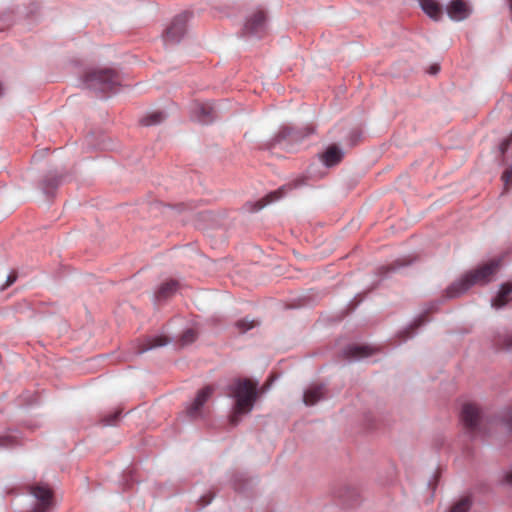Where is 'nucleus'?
<instances>
[{"label": "nucleus", "mask_w": 512, "mask_h": 512, "mask_svg": "<svg viewBox=\"0 0 512 512\" xmlns=\"http://www.w3.org/2000/svg\"><path fill=\"white\" fill-rule=\"evenodd\" d=\"M500 267V260H491L473 271L466 273L461 279L451 284L446 289L448 298H455L465 293L470 287L476 284L484 285L491 281L494 274Z\"/></svg>", "instance_id": "1"}, {"label": "nucleus", "mask_w": 512, "mask_h": 512, "mask_svg": "<svg viewBox=\"0 0 512 512\" xmlns=\"http://www.w3.org/2000/svg\"><path fill=\"white\" fill-rule=\"evenodd\" d=\"M500 267V260H491L473 271L466 273L461 279L451 284L446 289L448 298H455L465 293L470 287L476 284L484 285L491 281L494 274Z\"/></svg>", "instance_id": "2"}, {"label": "nucleus", "mask_w": 512, "mask_h": 512, "mask_svg": "<svg viewBox=\"0 0 512 512\" xmlns=\"http://www.w3.org/2000/svg\"><path fill=\"white\" fill-rule=\"evenodd\" d=\"M231 396L235 398V407L230 423L237 425L242 414L249 413L257 399V383L249 379L238 380L231 387Z\"/></svg>", "instance_id": "3"}, {"label": "nucleus", "mask_w": 512, "mask_h": 512, "mask_svg": "<svg viewBox=\"0 0 512 512\" xmlns=\"http://www.w3.org/2000/svg\"><path fill=\"white\" fill-rule=\"evenodd\" d=\"M84 82L90 89L107 93L119 85V76L112 69L91 70L86 73Z\"/></svg>", "instance_id": "4"}, {"label": "nucleus", "mask_w": 512, "mask_h": 512, "mask_svg": "<svg viewBox=\"0 0 512 512\" xmlns=\"http://www.w3.org/2000/svg\"><path fill=\"white\" fill-rule=\"evenodd\" d=\"M461 420L465 429L471 434L481 432L482 416L479 407L472 403H466L462 407Z\"/></svg>", "instance_id": "5"}, {"label": "nucleus", "mask_w": 512, "mask_h": 512, "mask_svg": "<svg viewBox=\"0 0 512 512\" xmlns=\"http://www.w3.org/2000/svg\"><path fill=\"white\" fill-rule=\"evenodd\" d=\"M190 14L188 12L177 15L163 34L165 43H177L184 36Z\"/></svg>", "instance_id": "6"}, {"label": "nucleus", "mask_w": 512, "mask_h": 512, "mask_svg": "<svg viewBox=\"0 0 512 512\" xmlns=\"http://www.w3.org/2000/svg\"><path fill=\"white\" fill-rule=\"evenodd\" d=\"M214 390L215 389L212 385H207L200 389L194 401L187 407V415L191 418L201 417L203 414L202 409L206 402L212 397Z\"/></svg>", "instance_id": "7"}, {"label": "nucleus", "mask_w": 512, "mask_h": 512, "mask_svg": "<svg viewBox=\"0 0 512 512\" xmlns=\"http://www.w3.org/2000/svg\"><path fill=\"white\" fill-rule=\"evenodd\" d=\"M266 30V14L262 10L252 13L244 24V33L247 35L262 36Z\"/></svg>", "instance_id": "8"}, {"label": "nucleus", "mask_w": 512, "mask_h": 512, "mask_svg": "<svg viewBox=\"0 0 512 512\" xmlns=\"http://www.w3.org/2000/svg\"><path fill=\"white\" fill-rule=\"evenodd\" d=\"M31 494L38 500L31 512H46L51 505L52 491L47 486L36 485L31 488Z\"/></svg>", "instance_id": "9"}, {"label": "nucleus", "mask_w": 512, "mask_h": 512, "mask_svg": "<svg viewBox=\"0 0 512 512\" xmlns=\"http://www.w3.org/2000/svg\"><path fill=\"white\" fill-rule=\"evenodd\" d=\"M447 14L454 21H462L469 17L471 8L464 0H452L447 5Z\"/></svg>", "instance_id": "10"}, {"label": "nucleus", "mask_w": 512, "mask_h": 512, "mask_svg": "<svg viewBox=\"0 0 512 512\" xmlns=\"http://www.w3.org/2000/svg\"><path fill=\"white\" fill-rule=\"evenodd\" d=\"M343 156L342 149L338 145L332 144L320 155V159L326 167H333L342 161Z\"/></svg>", "instance_id": "11"}, {"label": "nucleus", "mask_w": 512, "mask_h": 512, "mask_svg": "<svg viewBox=\"0 0 512 512\" xmlns=\"http://www.w3.org/2000/svg\"><path fill=\"white\" fill-rule=\"evenodd\" d=\"M314 133V127L313 126H307L303 131L297 130L292 127L285 126L283 127L279 134L278 139H289L292 141H300L303 138L309 136L310 134Z\"/></svg>", "instance_id": "12"}, {"label": "nucleus", "mask_w": 512, "mask_h": 512, "mask_svg": "<svg viewBox=\"0 0 512 512\" xmlns=\"http://www.w3.org/2000/svg\"><path fill=\"white\" fill-rule=\"evenodd\" d=\"M346 358L349 359H362L374 353V349L367 345H350L345 351Z\"/></svg>", "instance_id": "13"}, {"label": "nucleus", "mask_w": 512, "mask_h": 512, "mask_svg": "<svg viewBox=\"0 0 512 512\" xmlns=\"http://www.w3.org/2000/svg\"><path fill=\"white\" fill-rule=\"evenodd\" d=\"M325 395V387L323 385H313L309 387L303 395V401L306 405L316 404Z\"/></svg>", "instance_id": "14"}, {"label": "nucleus", "mask_w": 512, "mask_h": 512, "mask_svg": "<svg viewBox=\"0 0 512 512\" xmlns=\"http://www.w3.org/2000/svg\"><path fill=\"white\" fill-rule=\"evenodd\" d=\"M169 343V339L166 336L159 335L145 339L139 346L137 353L141 354L148 350L165 346Z\"/></svg>", "instance_id": "15"}, {"label": "nucleus", "mask_w": 512, "mask_h": 512, "mask_svg": "<svg viewBox=\"0 0 512 512\" xmlns=\"http://www.w3.org/2000/svg\"><path fill=\"white\" fill-rule=\"evenodd\" d=\"M422 10L433 20L437 21L442 16V8L436 0H418Z\"/></svg>", "instance_id": "16"}, {"label": "nucleus", "mask_w": 512, "mask_h": 512, "mask_svg": "<svg viewBox=\"0 0 512 512\" xmlns=\"http://www.w3.org/2000/svg\"><path fill=\"white\" fill-rule=\"evenodd\" d=\"M512 293V282L504 283L497 296L492 300V306L494 308H501L506 305L510 300V294Z\"/></svg>", "instance_id": "17"}, {"label": "nucleus", "mask_w": 512, "mask_h": 512, "mask_svg": "<svg viewBox=\"0 0 512 512\" xmlns=\"http://www.w3.org/2000/svg\"><path fill=\"white\" fill-rule=\"evenodd\" d=\"M195 112L198 114V120L202 123H209L214 118V107L210 103H199L195 107Z\"/></svg>", "instance_id": "18"}, {"label": "nucleus", "mask_w": 512, "mask_h": 512, "mask_svg": "<svg viewBox=\"0 0 512 512\" xmlns=\"http://www.w3.org/2000/svg\"><path fill=\"white\" fill-rule=\"evenodd\" d=\"M177 281L171 280L163 283L156 291L157 300H165L171 297L177 290Z\"/></svg>", "instance_id": "19"}, {"label": "nucleus", "mask_w": 512, "mask_h": 512, "mask_svg": "<svg viewBox=\"0 0 512 512\" xmlns=\"http://www.w3.org/2000/svg\"><path fill=\"white\" fill-rule=\"evenodd\" d=\"M286 189H287L286 186H282L278 190L269 193L266 197H264L263 199H261L260 201L257 202L256 209L260 210V209L264 208L267 204L279 200L280 198H282L284 196Z\"/></svg>", "instance_id": "20"}, {"label": "nucleus", "mask_w": 512, "mask_h": 512, "mask_svg": "<svg viewBox=\"0 0 512 512\" xmlns=\"http://www.w3.org/2000/svg\"><path fill=\"white\" fill-rule=\"evenodd\" d=\"M165 119L163 112H152L141 119V124L144 126L155 125L161 123Z\"/></svg>", "instance_id": "21"}, {"label": "nucleus", "mask_w": 512, "mask_h": 512, "mask_svg": "<svg viewBox=\"0 0 512 512\" xmlns=\"http://www.w3.org/2000/svg\"><path fill=\"white\" fill-rule=\"evenodd\" d=\"M197 335V331L193 328L185 330L179 339L180 345L186 346L193 343L197 339Z\"/></svg>", "instance_id": "22"}, {"label": "nucleus", "mask_w": 512, "mask_h": 512, "mask_svg": "<svg viewBox=\"0 0 512 512\" xmlns=\"http://www.w3.org/2000/svg\"><path fill=\"white\" fill-rule=\"evenodd\" d=\"M470 505V499L468 497H464L452 506L450 512H468Z\"/></svg>", "instance_id": "23"}, {"label": "nucleus", "mask_w": 512, "mask_h": 512, "mask_svg": "<svg viewBox=\"0 0 512 512\" xmlns=\"http://www.w3.org/2000/svg\"><path fill=\"white\" fill-rule=\"evenodd\" d=\"M257 325V322L254 320H248L247 318L241 319L236 322L235 326L239 330L240 333H245L248 330L252 329Z\"/></svg>", "instance_id": "24"}, {"label": "nucleus", "mask_w": 512, "mask_h": 512, "mask_svg": "<svg viewBox=\"0 0 512 512\" xmlns=\"http://www.w3.org/2000/svg\"><path fill=\"white\" fill-rule=\"evenodd\" d=\"M495 344L500 348L512 349V334L498 336Z\"/></svg>", "instance_id": "25"}, {"label": "nucleus", "mask_w": 512, "mask_h": 512, "mask_svg": "<svg viewBox=\"0 0 512 512\" xmlns=\"http://www.w3.org/2000/svg\"><path fill=\"white\" fill-rule=\"evenodd\" d=\"M121 413H122V410L117 409L113 413H109L106 416H104L101 419V422L103 423L104 426L115 425L116 421L118 420Z\"/></svg>", "instance_id": "26"}, {"label": "nucleus", "mask_w": 512, "mask_h": 512, "mask_svg": "<svg viewBox=\"0 0 512 512\" xmlns=\"http://www.w3.org/2000/svg\"><path fill=\"white\" fill-rule=\"evenodd\" d=\"M502 180L504 182L505 191H507L512 183V165L504 171Z\"/></svg>", "instance_id": "27"}, {"label": "nucleus", "mask_w": 512, "mask_h": 512, "mask_svg": "<svg viewBox=\"0 0 512 512\" xmlns=\"http://www.w3.org/2000/svg\"><path fill=\"white\" fill-rule=\"evenodd\" d=\"M425 322V319L423 317L419 318L418 320H416L410 327L409 329L405 330L404 333L406 334L405 335V338L407 337H410V335L412 334V332L418 328L420 325H422L423 323Z\"/></svg>", "instance_id": "28"}, {"label": "nucleus", "mask_w": 512, "mask_h": 512, "mask_svg": "<svg viewBox=\"0 0 512 512\" xmlns=\"http://www.w3.org/2000/svg\"><path fill=\"white\" fill-rule=\"evenodd\" d=\"M512 143V133L500 144L501 153L504 154Z\"/></svg>", "instance_id": "29"}, {"label": "nucleus", "mask_w": 512, "mask_h": 512, "mask_svg": "<svg viewBox=\"0 0 512 512\" xmlns=\"http://www.w3.org/2000/svg\"><path fill=\"white\" fill-rule=\"evenodd\" d=\"M410 262H411V260H408V259H406V258H404V259H399V260H397V261H396V262H395V263L390 267V269H392V270H396V269H398L399 267H402V266H406V265H408Z\"/></svg>", "instance_id": "30"}, {"label": "nucleus", "mask_w": 512, "mask_h": 512, "mask_svg": "<svg viewBox=\"0 0 512 512\" xmlns=\"http://www.w3.org/2000/svg\"><path fill=\"white\" fill-rule=\"evenodd\" d=\"M17 279V274L16 273H11L8 277H7V280H6V283L2 286V289H5L9 286H11Z\"/></svg>", "instance_id": "31"}, {"label": "nucleus", "mask_w": 512, "mask_h": 512, "mask_svg": "<svg viewBox=\"0 0 512 512\" xmlns=\"http://www.w3.org/2000/svg\"><path fill=\"white\" fill-rule=\"evenodd\" d=\"M504 421L508 429L512 430V408L506 412L504 416Z\"/></svg>", "instance_id": "32"}, {"label": "nucleus", "mask_w": 512, "mask_h": 512, "mask_svg": "<svg viewBox=\"0 0 512 512\" xmlns=\"http://www.w3.org/2000/svg\"><path fill=\"white\" fill-rule=\"evenodd\" d=\"M10 437H2L0 438V446H8L11 443Z\"/></svg>", "instance_id": "33"}, {"label": "nucleus", "mask_w": 512, "mask_h": 512, "mask_svg": "<svg viewBox=\"0 0 512 512\" xmlns=\"http://www.w3.org/2000/svg\"><path fill=\"white\" fill-rule=\"evenodd\" d=\"M212 501V497H206V496H203L201 497L200 499V503L201 505L204 507L206 505H208L210 502Z\"/></svg>", "instance_id": "34"}, {"label": "nucleus", "mask_w": 512, "mask_h": 512, "mask_svg": "<svg viewBox=\"0 0 512 512\" xmlns=\"http://www.w3.org/2000/svg\"><path fill=\"white\" fill-rule=\"evenodd\" d=\"M504 480L507 484L512 485V470L506 473Z\"/></svg>", "instance_id": "35"}, {"label": "nucleus", "mask_w": 512, "mask_h": 512, "mask_svg": "<svg viewBox=\"0 0 512 512\" xmlns=\"http://www.w3.org/2000/svg\"><path fill=\"white\" fill-rule=\"evenodd\" d=\"M438 71H439V67L437 65H433V66H431L429 73L436 74Z\"/></svg>", "instance_id": "36"}, {"label": "nucleus", "mask_w": 512, "mask_h": 512, "mask_svg": "<svg viewBox=\"0 0 512 512\" xmlns=\"http://www.w3.org/2000/svg\"><path fill=\"white\" fill-rule=\"evenodd\" d=\"M509 7H510V10H511V13H512V0H509Z\"/></svg>", "instance_id": "37"}]
</instances>
